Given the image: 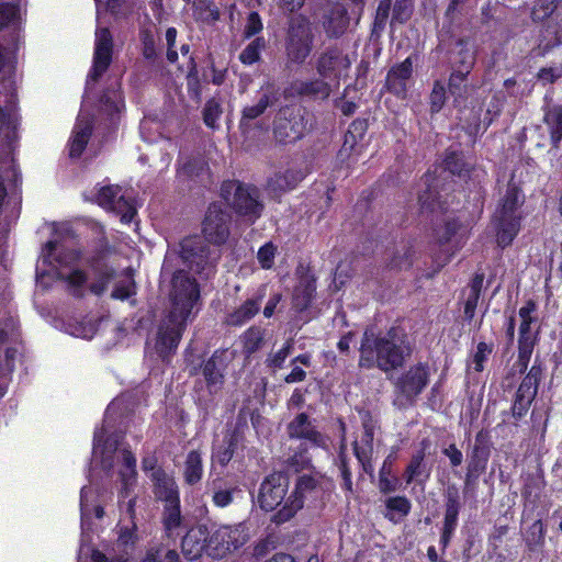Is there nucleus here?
<instances>
[{"mask_svg": "<svg viewBox=\"0 0 562 562\" xmlns=\"http://www.w3.org/2000/svg\"><path fill=\"white\" fill-rule=\"evenodd\" d=\"M153 483V493L157 501L165 504L180 502V491L175 477L166 472L164 468H158L150 473Z\"/></svg>", "mask_w": 562, "mask_h": 562, "instance_id": "20", "label": "nucleus"}, {"mask_svg": "<svg viewBox=\"0 0 562 562\" xmlns=\"http://www.w3.org/2000/svg\"><path fill=\"white\" fill-rule=\"evenodd\" d=\"M113 250L109 241L103 238L86 258V265L93 273L94 281L88 285V290L95 296H102L109 284L116 278V270L109 265L108 259Z\"/></svg>", "mask_w": 562, "mask_h": 562, "instance_id": "9", "label": "nucleus"}, {"mask_svg": "<svg viewBox=\"0 0 562 562\" xmlns=\"http://www.w3.org/2000/svg\"><path fill=\"white\" fill-rule=\"evenodd\" d=\"M358 367L363 370L379 369L390 372L400 369L412 353V346L405 330L397 326L385 333L367 327L359 347Z\"/></svg>", "mask_w": 562, "mask_h": 562, "instance_id": "1", "label": "nucleus"}, {"mask_svg": "<svg viewBox=\"0 0 562 562\" xmlns=\"http://www.w3.org/2000/svg\"><path fill=\"white\" fill-rule=\"evenodd\" d=\"M180 257L191 271L202 278L209 279L215 273L218 256H213L210 246L198 235L180 241Z\"/></svg>", "mask_w": 562, "mask_h": 562, "instance_id": "8", "label": "nucleus"}, {"mask_svg": "<svg viewBox=\"0 0 562 562\" xmlns=\"http://www.w3.org/2000/svg\"><path fill=\"white\" fill-rule=\"evenodd\" d=\"M522 215H505L495 213L493 223L496 231V243L501 248L510 246L520 232Z\"/></svg>", "mask_w": 562, "mask_h": 562, "instance_id": "23", "label": "nucleus"}, {"mask_svg": "<svg viewBox=\"0 0 562 562\" xmlns=\"http://www.w3.org/2000/svg\"><path fill=\"white\" fill-rule=\"evenodd\" d=\"M183 482L193 486L201 482L203 477V461L200 450H190L187 453L183 464Z\"/></svg>", "mask_w": 562, "mask_h": 562, "instance_id": "36", "label": "nucleus"}, {"mask_svg": "<svg viewBox=\"0 0 562 562\" xmlns=\"http://www.w3.org/2000/svg\"><path fill=\"white\" fill-rule=\"evenodd\" d=\"M525 203L521 188L512 179L506 188L504 196L499 200L496 212L505 215H521L520 207Z\"/></svg>", "mask_w": 562, "mask_h": 562, "instance_id": "29", "label": "nucleus"}, {"mask_svg": "<svg viewBox=\"0 0 562 562\" xmlns=\"http://www.w3.org/2000/svg\"><path fill=\"white\" fill-rule=\"evenodd\" d=\"M352 451L360 463L362 471L372 476L374 473V467H373V449H367V448H360V445L357 440L352 442Z\"/></svg>", "mask_w": 562, "mask_h": 562, "instance_id": "61", "label": "nucleus"}, {"mask_svg": "<svg viewBox=\"0 0 562 562\" xmlns=\"http://www.w3.org/2000/svg\"><path fill=\"white\" fill-rule=\"evenodd\" d=\"M193 14L204 24L212 25L220 20V10L212 0H193Z\"/></svg>", "mask_w": 562, "mask_h": 562, "instance_id": "45", "label": "nucleus"}, {"mask_svg": "<svg viewBox=\"0 0 562 562\" xmlns=\"http://www.w3.org/2000/svg\"><path fill=\"white\" fill-rule=\"evenodd\" d=\"M286 465L295 473L313 468L312 458L305 442H301L296 450L286 459Z\"/></svg>", "mask_w": 562, "mask_h": 562, "instance_id": "48", "label": "nucleus"}, {"mask_svg": "<svg viewBox=\"0 0 562 562\" xmlns=\"http://www.w3.org/2000/svg\"><path fill=\"white\" fill-rule=\"evenodd\" d=\"M189 61L190 67L187 75L188 94L192 100L200 102L202 97V85L201 79L199 78L198 66L192 56L189 57Z\"/></svg>", "mask_w": 562, "mask_h": 562, "instance_id": "57", "label": "nucleus"}, {"mask_svg": "<svg viewBox=\"0 0 562 562\" xmlns=\"http://www.w3.org/2000/svg\"><path fill=\"white\" fill-rule=\"evenodd\" d=\"M286 435L291 440H304L315 448H327V437L313 424L310 415L301 412L286 425Z\"/></svg>", "mask_w": 562, "mask_h": 562, "instance_id": "16", "label": "nucleus"}, {"mask_svg": "<svg viewBox=\"0 0 562 562\" xmlns=\"http://www.w3.org/2000/svg\"><path fill=\"white\" fill-rule=\"evenodd\" d=\"M225 350L216 349L210 358L198 363L188 362L190 376L202 373L210 394H216L225 382Z\"/></svg>", "mask_w": 562, "mask_h": 562, "instance_id": "13", "label": "nucleus"}, {"mask_svg": "<svg viewBox=\"0 0 562 562\" xmlns=\"http://www.w3.org/2000/svg\"><path fill=\"white\" fill-rule=\"evenodd\" d=\"M122 462H123V465L128 471V473H127V472L121 470L119 473L120 477H121L122 485H123V488L121 491V494L123 495L124 491L126 492L128 486L134 484L136 481V475H137L136 457L131 450L123 449L122 450Z\"/></svg>", "mask_w": 562, "mask_h": 562, "instance_id": "52", "label": "nucleus"}, {"mask_svg": "<svg viewBox=\"0 0 562 562\" xmlns=\"http://www.w3.org/2000/svg\"><path fill=\"white\" fill-rule=\"evenodd\" d=\"M420 445L422 448L412 454L411 460L404 471V480L407 485L414 481H417L426 468V448L428 447L429 442L427 439H424Z\"/></svg>", "mask_w": 562, "mask_h": 562, "instance_id": "42", "label": "nucleus"}, {"mask_svg": "<svg viewBox=\"0 0 562 562\" xmlns=\"http://www.w3.org/2000/svg\"><path fill=\"white\" fill-rule=\"evenodd\" d=\"M222 106L217 99L210 98L203 108L202 116L204 124L210 128L217 127V121L222 115Z\"/></svg>", "mask_w": 562, "mask_h": 562, "instance_id": "60", "label": "nucleus"}, {"mask_svg": "<svg viewBox=\"0 0 562 562\" xmlns=\"http://www.w3.org/2000/svg\"><path fill=\"white\" fill-rule=\"evenodd\" d=\"M161 524L166 537L176 539L180 536L184 529V518L181 514V501L164 505Z\"/></svg>", "mask_w": 562, "mask_h": 562, "instance_id": "27", "label": "nucleus"}, {"mask_svg": "<svg viewBox=\"0 0 562 562\" xmlns=\"http://www.w3.org/2000/svg\"><path fill=\"white\" fill-rule=\"evenodd\" d=\"M470 37H458L454 43V52L451 56L452 68L471 72L475 64V52L469 45Z\"/></svg>", "mask_w": 562, "mask_h": 562, "instance_id": "34", "label": "nucleus"}, {"mask_svg": "<svg viewBox=\"0 0 562 562\" xmlns=\"http://www.w3.org/2000/svg\"><path fill=\"white\" fill-rule=\"evenodd\" d=\"M188 321L176 315L172 317V314L167 313L158 325L155 350L162 361L169 360L176 353Z\"/></svg>", "mask_w": 562, "mask_h": 562, "instance_id": "11", "label": "nucleus"}, {"mask_svg": "<svg viewBox=\"0 0 562 562\" xmlns=\"http://www.w3.org/2000/svg\"><path fill=\"white\" fill-rule=\"evenodd\" d=\"M286 54L291 61L302 64L310 55L313 46V37H288Z\"/></svg>", "mask_w": 562, "mask_h": 562, "instance_id": "43", "label": "nucleus"}, {"mask_svg": "<svg viewBox=\"0 0 562 562\" xmlns=\"http://www.w3.org/2000/svg\"><path fill=\"white\" fill-rule=\"evenodd\" d=\"M362 426V437L360 448L373 449L374 434L378 428L379 420L374 418L368 409L359 411Z\"/></svg>", "mask_w": 562, "mask_h": 562, "instance_id": "49", "label": "nucleus"}, {"mask_svg": "<svg viewBox=\"0 0 562 562\" xmlns=\"http://www.w3.org/2000/svg\"><path fill=\"white\" fill-rule=\"evenodd\" d=\"M305 177L306 173L301 168H288L276 172L268 180V188L273 193H284L295 189Z\"/></svg>", "mask_w": 562, "mask_h": 562, "instance_id": "26", "label": "nucleus"}, {"mask_svg": "<svg viewBox=\"0 0 562 562\" xmlns=\"http://www.w3.org/2000/svg\"><path fill=\"white\" fill-rule=\"evenodd\" d=\"M120 188L117 186L102 187L97 194L99 205L105 209H117L124 204L128 209L130 217L135 214V210L127 203L123 195H120Z\"/></svg>", "mask_w": 562, "mask_h": 562, "instance_id": "41", "label": "nucleus"}, {"mask_svg": "<svg viewBox=\"0 0 562 562\" xmlns=\"http://www.w3.org/2000/svg\"><path fill=\"white\" fill-rule=\"evenodd\" d=\"M384 507L383 517L390 522L397 525L409 515L412 503L405 495H395L385 498Z\"/></svg>", "mask_w": 562, "mask_h": 562, "instance_id": "30", "label": "nucleus"}, {"mask_svg": "<svg viewBox=\"0 0 562 562\" xmlns=\"http://www.w3.org/2000/svg\"><path fill=\"white\" fill-rule=\"evenodd\" d=\"M176 179L189 190H205L213 184V175L207 161L199 156H189L176 164Z\"/></svg>", "mask_w": 562, "mask_h": 562, "instance_id": "10", "label": "nucleus"}, {"mask_svg": "<svg viewBox=\"0 0 562 562\" xmlns=\"http://www.w3.org/2000/svg\"><path fill=\"white\" fill-rule=\"evenodd\" d=\"M310 124V113L300 104H288L279 109L273 120V136L282 145L302 139Z\"/></svg>", "mask_w": 562, "mask_h": 562, "instance_id": "5", "label": "nucleus"}, {"mask_svg": "<svg viewBox=\"0 0 562 562\" xmlns=\"http://www.w3.org/2000/svg\"><path fill=\"white\" fill-rule=\"evenodd\" d=\"M232 216L221 202L207 206L202 221V234L205 241L215 246L224 245L231 235Z\"/></svg>", "mask_w": 562, "mask_h": 562, "instance_id": "12", "label": "nucleus"}, {"mask_svg": "<svg viewBox=\"0 0 562 562\" xmlns=\"http://www.w3.org/2000/svg\"><path fill=\"white\" fill-rule=\"evenodd\" d=\"M262 299V294L247 299L240 306L226 315V324L234 327H240L251 321L259 313Z\"/></svg>", "mask_w": 562, "mask_h": 562, "instance_id": "28", "label": "nucleus"}, {"mask_svg": "<svg viewBox=\"0 0 562 562\" xmlns=\"http://www.w3.org/2000/svg\"><path fill=\"white\" fill-rule=\"evenodd\" d=\"M243 437L238 430L227 434L223 442L215 449L213 458L221 465L226 467L234 458Z\"/></svg>", "mask_w": 562, "mask_h": 562, "instance_id": "35", "label": "nucleus"}, {"mask_svg": "<svg viewBox=\"0 0 562 562\" xmlns=\"http://www.w3.org/2000/svg\"><path fill=\"white\" fill-rule=\"evenodd\" d=\"M463 502L456 484H449L443 492V520L440 529L439 544L442 553L450 546L459 524Z\"/></svg>", "mask_w": 562, "mask_h": 562, "instance_id": "14", "label": "nucleus"}, {"mask_svg": "<svg viewBox=\"0 0 562 562\" xmlns=\"http://www.w3.org/2000/svg\"><path fill=\"white\" fill-rule=\"evenodd\" d=\"M263 344V331L257 326L249 327L243 334L244 352L248 356L257 352Z\"/></svg>", "mask_w": 562, "mask_h": 562, "instance_id": "58", "label": "nucleus"}, {"mask_svg": "<svg viewBox=\"0 0 562 562\" xmlns=\"http://www.w3.org/2000/svg\"><path fill=\"white\" fill-rule=\"evenodd\" d=\"M463 228V223L458 216H448L442 223L435 224L432 235L436 241L442 246L449 244L452 238Z\"/></svg>", "mask_w": 562, "mask_h": 562, "instance_id": "39", "label": "nucleus"}, {"mask_svg": "<svg viewBox=\"0 0 562 562\" xmlns=\"http://www.w3.org/2000/svg\"><path fill=\"white\" fill-rule=\"evenodd\" d=\"M99 113L105 116L109 127H115L120 119L123 101L114 90H105L100 97Z\"/></svg>", "mask_w": 562, "mask_h": 562, "instance_id": "33", "label": "nucleus"}, {"mask_svg": "<svg viewBox=\"0 0 562 562\" xmlns=\"http://www.w3.org/2000/svg\"><path fill=\"white\" fill-rule=\"evenodd\" d=\"M222 483V480L213 482L214 490L212 495V502L218 508H225L229 506L234 502L235 493L240 492V490L236 485L223 488L221 485Z\"/></svg>", "mask_w": 562, "mask_h": 562, "instance_id": "55", "label": "nucleus"}, {"mask_svg": "<svg viewBox=\"0 0 562 562\" xmlns=\"http://www.w3.org/2000/svg\"><path fill=\"white\" fill-rule=\"evenodd\" d=\"M484 273L475 272L469 283V293L464 302V321L471 323L475 315V310L482 293Z\"/></svg>", "mask_w": 562, "mask_h": 562, "instance_id": "38", "label": "nucleus"}, {"mask_svg": "<svg viewBox=\"0 0 562 562\" xmlns=\"http://www.w3.org/2000/svg\"><path fill=\"white\" fill-rule=\"evenodd\" d=\"M263 38L265 37H255V40L240 53L239 60L244 65H252L259 60L260 52L265 46Z\"/></svg>", "mask_w": 562, "mask_h": 562, "instance_id": "64", "label": "nucleus"}, {"mask_svg": "<svg viewBox=\"0 0 562 562\" xmlns=\"http://www.w3.org/2000/svg\"><path fill=\"white\" fill-rule=\"evenodd\" d=\"M296 91L302 97L326 99L330 94V87L322 79H313L299 82Z\"/></svg>", "mask_w": 562, "mask_h": 562, "instance_id": "47", "label": "nucleus"}, {"mask_svg": "<svg viewBox=\"0 0 562 562\" xmlns=\"http://www.w3.org/2000/svg\"><path fill=\"white\" fill-rule=\"evenodd\" d=\"M442 167L446 171L459 178H469L474 169L464 151L458 147L450 146L443 153Z\"/></svg>", "mask_w": 562, "mask_h": 562, "instance_id": "24", "label": "nucleus"}, {"mask_svg": "<svg viewBox=\"0 0 562 562\" xmlns=\"http://www.w3.org/2000/svg\"><path fill=\"white\" fill-rule=\"evenodd\" d=\"M200 297V284L195 278L184 270L175 271L171 278V304L168 313L172 314V317L176 315L189 319Z\"/></svg>", "mask_w": 562, "mask_h": 562, "instance_id": "6", "label": "nucleus"}, {"mask_svg": "<svg viewBox=\"0 0 562 562\" xmlns=\"http://www.w3.org/2000/svg\"><path fill=\"white\" fill-rule=\"evenodd\" d=\"M544 123L549 126L551 146L559 148L562 140V105H557L547 113Z\"/></svg>", "mask_w": 562, "mask_h": 562, "instance_id": "46", "label": "nucleus"}, {"mask_svg": "<svg viewBox=\"0 0 562 562\" xmlns=\"http://www.w3.org/2000/svg\"><path fill=\"white\" fill-rule=\"evenodd\" d=\"M351 61L348 55L340 49H328L321 55L317 63V71L324 78H340L350 68Z\"/></svg>", "mask_w": 562, "mask_h": 562, "instance_id": "21", "label": "nucleus"}, {"mask_svg": "<svg viewBox=\"0 0 562 562\" xmlns=\"http://www.w3.org/2000/svg\"><path fill=\"white\" fill-rule=\"evenodd\" d=\"M140 562H181V559L177 550L160 544L149 548Z\"/></svg>", "mask_w": 562, "mask_h": 562, "instance_id": "54", "label": "nucleus"}, {"mask_svg": "<svg viewBox=\"0 0 562 562\" xmlns=\"http://www.w3.org/2000/svg\"><path fill=\"white\" fill-rule=\"evenodd\" d=\"M113 37H95L92 66L88 78L91 81H99L108 71L113 59Z\"/></svg>", "mask_w": 562, "mask_h": 562, "instance_id": "19", "label": "nucleus"}, {"mask_svg": "<svg viewBox=\"0 0 562 562\" xmlns=\"http://www.w3.org/2000/svg\"><path fill=\"white\" fill-rule=\"evenodd\" d=\"M243 544L244 541L239 539L238 530L229 526H221L213 533H209V550L213 557L222 558L239 549Z\"/></svg>", "mask_w": 562, "mask_h": 562, "instance_id": "18", "label": "nucleus"}, {"mask_svg": "<svg viewBox=\"0 0 562 562\" xmlns=\"http://www.w3.org/2000/svg\"><path fill=\"white\" fill-rule=\"evenodd\" d=\"M182 553L189 561L202 557L204 550L209 549V530L204 525H196L187 530L181 540Z\"/></svg>", "mask_w": 562, "mask_h": 562, "instance_id": "22", "label": "nucleus"}, {"mask_svg": "<svg viewBox=\"0 0 562 562\" xmlns=\"http://www.w3.org/2000/svg\"><path fill=\"white\" fill-rule=\"evenodd\" d=\"M493 441L490 430L482 428L467 449L463 493L475 492L480 477L486 472L492 456Z\"/></svg>", "mask_w": 562, "mask_h": 562, "instance_id": "4", "label": "nucleus"}, {"mask_svg": "<svg viewBox=\"0 0 562 562\" xmlns=\"http://www.w3.org/2000/svg\"><path fill=\"white\" fill-rule=\"evenodd\" d=\"M316 294V280L313 277L302 278L294 288L292 303L296 312H304L310 308Z\"/></svg>", "mask_w": 562, "mask_h": 562, "instance_id": "31", "label": "nucleus"}, {"mask_svg": "<svg viewBox=\"0 0 562 562\" xmlns=\"http://www.w3.org/2000/svg\"><path fill=\"white\" fill-rule=\"evenodd\" d=\"M61 279L67 283L71 296L78 300L86 296L85 284L88 281V274L85 270L74 269Z\"/></svg>", "mask_w": 562, "mask_h": 562, "instance_id": "51", "label": "nucleus"}, {"mask_svg": "<svg viewBox=\"0 0 562 562\" xmlns=\"http://www.w3.org/2000/svg\"><path fill=\"white\" fill-rule=\"evenodd\" d=\"M233 211L251 223L262 214L265 205L260 201L259 189L254 184H246L239 180H225L221 184V196L229 201Z\"/></svg>", "mask_w": 562, "mask_h": 562, "instance_id": "3", "label": "nucleus"}, {"mask_svg": "<svg viewBox=\"0 0 562 562\" xmlns=\"http://www.w3.org/2000/svg\"><path fill=\"white\" fill-rule=\"evenodd\" d=\"M546 367L540 358L537 356L531 368L522 378L517 390L525 393H533V396L538 395L540 383L543 379Z\"/></svg>", "mask_w": 562, "mask_h": 562, "instance_id": "40", "label": "nucleus"}, {"mask_svg": "<svg viewBox=\"0 0 562 562\" xmlns=\"http://www.w3.org/2000/svg\"><path fill=\"white\" fill-rule=\"evenodd\" d=\"M447 101V91L445 85L440 80H436L429 95L430 113H439Z\"/></svg>", "mask_w": 562, "mask_h": 562, "instance_id": "62", "label": "nucleus"}, {"mask_svg": "<svg viewBox=\"0 0 562 562\" xmlns=\"http://www.w3.org/2000/svg\"><path fill=\"white\" fill-rule=\"evenodd\" d=\"M431 368L427 361H418L402 371L392 382L395 401L402 407H413L430 383Z\"/></svg>", "mask_w": 562, "mask_h": 562, "instance_id": "2", "label": "nucleus"}, {"mask_svg": "<svg viewBox=\"0 0 562 562\" xmlns=\"http://www.w3.org/2000/svg\"><path fill=\"white\" fill-rule=\"evenodd\" d=\"M318 480L312 474H302L295 480L292 491L289 490L281 504L272 513L270 521L281 526L292 520L303 509L306 494L312 493L318 486Z\"/></svg>", "mask_w": 562, "mask_h": 562, "instance_id": "7", "label": "nucleus"}, {"mask_svg": "<svg viewBox=\"0 0 562 562\" xmlns=\"http://www.w3.org/2000/svg\"><path fill=\"white\" fill-rule=\"evenodd\" d=\"M123 273L126 279L119 281L112 290L111 297L114 300L126 301L136 294L133 269L127 268Z\"/></svg>", "mask_w": 562, "mask_h": 562, "instance_id": "50", "label": "nucleus"}, {"mask_svg": "<svg viewBox=\"0 0 562 562\" xmlns=\"http://www.w3.org/2000/svg\"><path fill=\"white\" fill-rule=\"evenodd\" d=\"M470 72L465 70L452 68V72L448 80V89L456 99H463L468 95V76Z\"/></svg>", "mask_w": 562, "mask_h": 562, "instance_id": "53", "label": "nucleus"}, {"mask_svg": "<svg viewBox=\"0 0 562 562\" xmlns=\"http://www.w3.org/2000/svg\"><path fill=\"white\" fill-rule=\"evenodd\" d=\"M413 3L412 0H395V4L393 8V15L391 19V32H394L395 23H404L406 22L412 14Z\"/></svg>", "mask_w": 562, "mask_h": 562, "instance_id": "63", "label": "nucleus"}, {"mask_svg": "<svg viewBox=\"0 0 562 562\" xmlns=\"http://www.w3.org/2000/svg\"><path fill=\"white\" fill-rule=\"evenodd\" d=\"M368 127L369 123L367 119L358 117L350 123L338 154L340 158H349L352 153H360L358 150V145L363 139Z\"/></svg>", "mask_w": 562, "mask_h": 562, "instance_id": "25", "label": "nucleus"}, {"mask_svg": "<svg viewBox=\"0 0 562 562\" xmlns=\"http://www.w3.org/2000/svg\"><path fill=\"white\" fill-rule=\"evenodd\" d=\"M413 75V63L407 57L402 63L390 68L386 74L383 90L392 93L400 100L407 98V83Z\"/></svg>", "mask_w": 562, "mask_h": 562, "instance_id": "17", "label": "nucleus"}, {"mask_svg": "<svg viewBox=\"0 0 562 562\" xmlns=\"http://www.w3.org/2000/svg\"><path fill=\"white\" fill-rule=\"evenodd\" d=\"M546 525L542 519L535 520L527 529L525 543L529 552H539L546 544Z\"/></svg>", "mask_w": 562, "mask_h": 562, "instance_id": "44", "label": "nucleus"}, {"mask_svg": "<svg viewBox=\"0 0 562 562\" xmlns=\"http://www.w3.org/2000/svg\"><path fill=\"white\" fill-rule=\"evenodd\" d=\"M93 132V123L90 120L79 121L74 131L72 136L69 140V157L70 158H79L83 154L88 142Z\"/></svg>", "mask_w": 562, "mask_h": 562, "instance_id": "32", "label": "nucleus"}, {"mask_svg": "<svg viewBox=\"0 0 562 562\" xmlns=\"http://www.w3.org/2000/svg\"><path fill=\"white\" fill-rule=\"evenodd\" d=\"M348 24L345 10L339 4L331 5L324 12L323 26L329 35H342Z\"/></svg>", "mask_w": 562, "mask_h": 562, "instance_id": "37", "label": "nucleus"}, {"mask_svg": "<svg viewBox=\"0 0 562 562\" xmlns=\"http://www.w3.org/2000/svg\"><path fill=\"white\" fill-rule=\"evenodd\" d=\"M290 476L283 471H273L259 485L257 503L261 510L272 513L290 490Z\"/></svg>", "mask_w": 562, "mask_h": 562, "instance_id": "15", "label": "nucleus"}, {"mask_svg": "<svg viewBox=\"0 0 562 562\" xmlns=\"http://www.w3.org/2000/svg\"><path fill=\"white\" fill-rule=\"evenodd\" d=\"M536 397L537 396H533V393L530 394L517 390L514 395L513 405L510 407L512 416L516 420H521L527 415Z\"/></svg>", "mask_w": 562, "mask_h": 562, "instance_id": "56", "label": "nucleus"}, {"mask_svg": "<svg viewBox=\"0 0 562 562\" xmlns=\"http://www.w3.org/2000/svg\"><path fill=\"white\" fill-rule=\"evenodd\" d=\"M281 99V90L274 85H268L261 89V94L258 98L255 105L262 112L267 111L268 108L276 105Z\"/></svg>", "mask_w": 562, "mask_h": 562, "instance_id": "59", "label": "nucleus"}]
</instances>
